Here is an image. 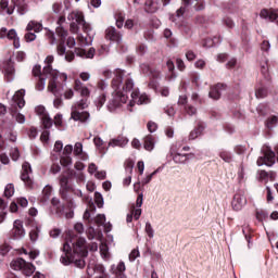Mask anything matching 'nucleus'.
Returning a JSON list of instances; mask_svg holds the SVG:
<instances>
[{
	"label": "nucleus",
	"mask_w": 278,
	"mask_h": 278,
	"mask_svg": "<svg viewBox=\"0 0 278 278\" xmlns=\"http://www.w3.org/2000/svg\"><path fill=\"white\" fill-rule=\"evenodd\" d=\"M186 58L189 62H192L193 60H197V54L192 50H188L186 52Z\"/></svg>",
	"instance_id": "nucleus-57"
},
{
	"label": "nucleus",
	"mask_w": 278,
	"mask_h": 278,
	"mask_svg": "<svg viewBox=\"0 0 278 278\" xmlns=\"http://www.w3.org/2000/svg\"><path fill=\"white\" fill-rule=\"evenodd\" d=\"M203 134V125H199L195 129H193L189 135V140H197L199 136Z\"/></svg>",
	"instance_id": "nucleus-34"
},
{
	"label": "nucleus",
	"mask_w": 278,
	"mask_h": 278,
	"mask_svg": "<svg viewBox=\"0 0 278 278\" xmlns=\"http://www.w3.org/2000/svg\"><path fill=\"white\" fill-rule=\"evenodd\" d=\"M125 168L127 173L132 174L134 173V163L132 161H127L125 164Z\"/></svg>",
	"instance_id": "nucleus-61"
},
{
	"label": "nucleus",
	"mask_w": 278,
	"mask_h": 278,
	"mask_svg": "<svg viewBox=\"0 0 278 278\" xmlns=\"http://www.w3.org/2000/svg\"><path fill=\"white\" fill-rule=\"evenodd\" d=\"M223 90H225V85L223 84H217L211 87L208 92L210 99H213L214 101H218V99H220V96L223 94Z\"/></svg>",
	"instance_id": "nucleus-13"
},
{
	"label": "nucleus",
	"mask_w": 278,
	"mask_h": 278,
	"mask_svg": "<svg viewBox=\"0 0 278 278\" xmlns=\"http://www.w3.org/2000/svg\"><path fill=\"white\" fill-rule=\"evenodd\" d=\"M100 252H101L102 257H108V245L101 243V245H100Z\"/></svg>",
	"instance_id": "nucleus-64"
},
{
	"label": "nucleus",
	"mask_w": 278,
	"mask_h": 278,
	"mask_svg": "<svg viewBox=\"0 0 278 278\" xmlns=\"http://www.w3.org/2000/svg\"><path fill=\"white\" fill-rule=\"evenodd\" d=\"M26 42H34V40H36V34L34 33H27L25 36H24Z\"/></svg>",
	"instance_id": "nucleus-59"
},
{
	"label": "nucleus",
	"mask_w": 278,
	"mask_h": 278,
	"mask_svg": "<svg viewBox=\"0 0 278 278\" xmlns=\"http://www.w3.org/2000/svg\"><path fill=\"white\" fill-rule=\"evenodd\" d=\"M155 147V140L153 139L152 136H147L144 138V149L146 151H153Z\"/></svg>",
	"instance_id": "nucleus-30"
},
{
	"label": "nucleus",
	"mask_w": 278,
	"mask_h": 278,
	"mask_svg": "<svg viewBox=\"0 0 278 278\" xmlns=\"http://www.w3.org/2000/svg\"><path fill=\"white\" fill-rule=\"evenodd\" d=\"M123 71L122 70H116L115 71V77L112 80V86L115 90H118L121 86H123Z\"/></svg>",
	"instance_id": "nucleus-20"
},
{
	"label": "nucleus",
	"mask_w": 278,
	"mask_h": 278,
	"mask_svg": "<svg viewBox=\"0 0 278 278\" xmlns=\"http://www.w3.org/2000/svg\"><path fill=\"white\" fill-rule=\"evenodd\" d=\"M8 40H13V46L15 49L21 48V39L18 38V34L16 33V29L12 28L9 30L7 35Z\"/></svg>",
	"instance_id": "nucleus-19"
},
{
	"label": "nucleus",
	"mask_w": 278,
	"mask_h": 278,
	"mask_svg": "<svg viewBox=\"0 0 278 278\" xmlns=\"http://www.w3.org/2000/svg\"><path fill=\"white\" fill-rule=\"evenodd\" d=\"M38 233H40V230H38V228H34L33 230H30L29 238L31 242H36V240H38Z\"/></svg>",
	"instance_id": "nucleus-50"
},
{
	"label": "nucleus",
	"mask_w": 278,
	"mask_h": 278,
	"mask_svg": "<svg viewBox=\"0 0 278 278\" xmlns=\"http://www.w3.org/2000/svg\"><path fill=\"white\" fill-rule=\"evenodd\" d=\"M260 66H261V73L265 77V79H270V73L268 70V59H266V56H264L260 61Z\"/></svg>",
	"instance_id": "nucleus-21"
},
{
	"label": "nucleus",
	"mask_w": 278,
	"mask_h": 278,
	"mask_svg": "<svg viewBox=\"0 0 278 278\" xmlns=\"http://www.w3.org/2000/svg\"><path fill=\"white\" fill-rule=\"evenodd\" d=\"M0 8L7 14H14V7L13 4L10 5L9 0H0Z\"/></svg>",
	"instance_id": "nucleus-27"
},
{
	"label": "nucleus",
	"mask_w": 278,
	"mask_h": 278,
	"mask_svg": "<svg viewBox=\"0 0 278 278\" xmlns=\"http://www.w3.org/2000/svg\"><path fill=\"white\" fill-rule=\"evenodd\" d=\"M94 273H98L99 275H105V267L101 264L94 265V263H90L87 268V275H94Z\"/></svg>",
	"instance_id": "nucleus-18"
},
{
	"label": "nucleus",
	"mask_w": 278,
	"mask_h": 278,
	"mask_svg": "<svg viewBox=\"0 0 278 278\" xmlns=\"http://www.w3.org/2000/svg\"><path fill=\"white\" fill-rule=\"evenodd\" d=\"M63 252L65 254L61 256L60 262L64 266H70V264H75L77 268H84L86 266V261L81 258L88 255L86 239L79 238L76 243L66 241L63 244Z\"/></svg>",
	"instance_id": "nucleus-1"
},
{
	"label": "nucleus",
	"mask_w": 278,
	"mask_h": 278,
	"mask_svg": "<svg viewBox=\"0 0 278 278\" xmlns=\"http://www.w3.org/2000/svg\"><path fill=\"white\" fill-rule=\"evenodd\" d=\"M74 90L79 92L80 97H90V89L79 79L74 81Z\"/></svg>",
	"instance_id": "nucleus-14"
},
{
	"label": "nucleus",
	"mask_w": 278,
	"mask_h": 278,
	"mask_svg": "<svg viewBox=\"0 0 278 278\" xmlns=\"http://www.w3.org/2000/svg\"><path fill=\"white\" fill-rule=\"evenodd\" d=\"M124 103H127V94L117 91L111 100L109 108L110 110H116V108H121Z\"/></svg>",
	"instance_id": "nucleus-9"
},
{
	"label": "nucleus",
	"mask_w": 278,
	"mask_h": 278,
	"mask_svg": "<svg viewBox=\"0 0 278 278\" xmlns=\"http://www.w3.org/2000/svg\"><path fill=\"white\" fill-rule=\"evenodd\" d=\"M255 97L256 99H266V97H268V89L264 87V85L256 86Z\"/></svg>",
	"instance_id": "nucleus-25"
},
{
	"label": "nucleus",
	"mask_w": 278,
	"mask_h": 278,
	"mask_svg": "<svg viewBox=\"0 0 278 278\" xmlns=\"http://www.w3.org/2000/svg\"><path fill=\"white\" fill-rule=\"evenodd\" d=\"M45 86H47V76L41 75L36 85V90L42 91V90H45Z\"/></svg>",
	"instance_id": "nucleus-38"
},
{
	"label": "nucleus",
	"mask_w": 278,
	"mask_h": 278,
	"mask_svg": "<svg viewBox=\"0 0 278 278\" xmlns=\"http://www.w3.org/2000/svg\"><path fill=\"white\" fill-rule=\"evenodd\" d=\"M12 5L17 8L18 14H25L27 12V3L25 0H12Z\"/></svg>",
	"instance_id": "nucleus-24"
},
{
	"label": "nucleus",
	"mask_w": 278,
	"mask_h": 278,
	"mask_svg": "<svg viewBox=\"0 0 278 278\" xmlns=\"http://www.w3.org/2000/svg\"><path fill=\"white\" fill-rule=\"evenodd\" d=\"M61 216H65V218H73L75 216V213L73 212V203L68 204V211H66V207L62 206L61 212H59Z\"/></svg>",
	"instance_id": "nucleus-29"
},
{
	"label": "nucleus",
	"mask_w": 278,
	"mask_h": 278,
	"mask_svg": "<svg viewBox=\"0 0 278 278\" xmlns=\"http://www.w3.org/2000/svg\"><path fill=\"white\" fill-rule=\"evenodd\" d=\"M77 55H85L86 58H94V48H90L88 52L86 50H78Z\"/></svg>",
	"instance_id": "nucleus-43"
},
{
	"label": "nucleus",
	"mask_w": 278,
	"mask_h": 278,
	"mask_svg": "<svg viewBox=\"0 0 278 278\" xmlns=\"http://www.w3.org/2000/svg\"><path fill=\"white\" fill-rule=\"evenodd\" d=\"M54 60L55 58L53 55H48L45 60L46 66L43 67V73H49V75H52L53 77L58 75V71L51 67V64H53Z\"/></svg>",
	"instance_id": "nucleus-16"
},
{
	"label": "nucleus",
	"mask_w": 278,
	"mask_h": 278,
	"mask_svg": "<svg viewBox=\"0 0 278 278\" xmlns=\"http://www.w3.org/2000/svg\"><path fill=\"white\" fill-rule=\"evenodd\" d=\"M126 270L125 263L119 262L116 266V269L114 270V274L117 278H125V274H123Z\"/></svg>",
	"instance_id": "nucleus-31"
},
{
	"label": "nucleus",
	"mask_w": 278,
	"mask_h": 278,
	"mask_svg": "<svg viewBox=\"0 0 278 278\" xmlns=\"http://www.w3.org/2000/svg\"><path fill=\"white\" fill-rule=\"evenodd\" d=\"M52 192H53V189L51 188V186H46L42 190V194H43L42 201H49Z\"/></svg>",
	"instance_id": "nucleus-42"
},
{
	"label": "nucleus",
	"mask_w": 278,
	"mask_h": 278,
	"mask_svg": "<svg viewBox=\"0 0 278 278\" xmlns=\"http://www.w3.org/2000/svg\"><path fill=\"white\" fill-rule=\"evenodd\" d=\"M13 101L21 109L25 108V89H20L13 96Z\"/></svg>",
	"instance_id": "nucleus-17"
},
{
	"label": "nucleus",
	"mask_w": 278,
	"mask_h": 278,
	"mask_svg": "<svg viewBox=\"0 0 278 278\" xmlns=\"http://www.w3.org/2000/svg\"><path fill=\"white\" fill-rule=\"evenodd\" d=\"M4 197L7 199H10L11 197H14V185L13 184H9V185L5 186Z\"/></svg>",
	"instance_id": "nucleus-40"
},
{
	"label": "nucleus",
	"mask_w": 278,
	"mask_h": 278,
	"mask_svg": "<svg viewBox=\"0 0 278 278\" xmlns=\"http://www.w3.org/2000/svg\"><path fill=\"white\" fill-rule=\"evenodd\" d=\"M105 38L106 40H112V42H121V40H123L121 33L116 31L114 27H109L105 30Z\"/></svg>",
	"instance_id": "nucleus-15"
},
{
	"label": "nucleus",
	"mask_w": 278,
	"mask_h": 278,
	"mask_svg": "<svg viewBox=\"0 0 278 278\" xmlns=\"http://www.w3.org/2000/svg\"><path fill=\"white\" fill-rule=\"evenodd\" d=\"M79 78L81 79V81H89L90 80V73L81 72L79 74Z\"/></svg>",
	"instance_id": "nucleus-62"
},
{
	"label": "nucleus",
	"mask_w": 278,
	"mask_h": 278,
	"mask_svg": "<svg viewBox=\"0 0 278 278\" xmlns=\"http://www.w3.org/2000/svg\"><path fill=\"white\" fill-rule=\"evenodd\" d=\"M11 249L12 248L8 243L0 245V255H8V253H10Z\"/></svg>",
	"instance_id": "nucleus-51"
},
{
	"label": "nucleus",
	"mask_w": 278,
	"mask_h": 278,
	"mask_svg": "<svg viewBox=\"0 0 278 278\" xmlns=\"http://www.w3.org/2000/svg\"><path fill=\"white\" fill-rule=\"evenodd\" d=\"M73 153V146L67 144L64 147L62 155L60 157V164L61 166H71L73 164V159L71 157V154Z\"/></svg>",
	"instance_id": "nucleus-10"
},
{
	"label": "nucleus",
	"mask_w": 278,
	"mask_h": 278,
	"mask_svg": "<svg viewBox=\"0 0 278 278\" xmlns=\"http://www.w3.org/2000/svg\"><path fill=\"white\" fill-rule=\"evenodd\" d=\"M146 233L148 238H153L154 230H153V226H151V223H146Z\"/></svg>",
	"instance_id": "nucleus-49"
},
{
	"label": "nucleus",
	"mask_w": 278,
	"mask_h": 278,
	"mask_svg": "<svg viewBox=\"0 0 278 278\" xmlns=\"http://www.w3.org/2000/svg\"><path fill=\"white\" fill-rule=\"evenodd\" d=\"M277 123H278V116L271 115L270 117L267 118L265 125L267 129H275V127H277Z\"/></svg>",
	"instance_id": "nucleus-32"
},
{
	"label": "nucleus",
	"mask_w": 278,
	"mask_h": 278,
	"mask_svg": "<svg viewBox=\"0 0 278 278\" xmlns=\"http://www.w3.org/2000/svg\"><path fill=\"white\" fill-rule=\"evenodd\" d=\"M130 214H132L135 220H138L140 216H142V208H136V206L132 205Z\"/></svg>",
	"instance_id": "nucleus-46"
},
{
	"label": "nucleus",
	"mask_w": 278,
	"mask_h": 278,
	"mask_svg": "<svg viewBox=\"0 0 278 278\" xmlns=\"http://www.w3.org/2000/svg\"><path fill=\"white\" fill-rule=\"evenodd\" d=\"M242 207H243L242 197L240 194H236L232 200V208L235 210V212H240Z\"/></svg>",
	"instance_id": "nucleus-28"
},
{
	"label": "nucleus",
	"mask_w": 278,
	"mask_h": 278,
	"mask_svg": "<svg viewBox=\"0 0 278 278\" xmlns=\"http://www.w3.org/2000/svg\"><path fill=\"white\" fill-rule=\"evenodd\" d=\"M160 5L155 0H146L144 2V10L146 12L153 14L156 10H159Z\"/></svg>",
	"instance_id": "nucleus-23"
},
{
	"label": "nucleus",
	"mask_w": 278,
	"mask_h": 278,
	"mask_svg": "<svg viewBox=\"0 0 278 278\" xmlns=\"http://www.w3.org/2000/svg\"><path fill=\"white\" fill-rule=\"evenodd\" d=\"M190 157V154H181V153H176L174 155V162L176 164H184L186 161Z\"/></svg>",
	"instance_id": "nucleus-35"
},
{
	"label": "nucleus",
	"mask_w": 278,
	"mask_h": 278,
	"mask_svg": "<svg viewBox=\"0 0 278 278\" xmlns=\"http://www.w3.org/2000/svg\"><path fill=\"white\" fill-rule=\"evenodd\" d=\"M56 34L61 38H66L68 36V31H66V29H64L62 26L56 27Z\"/></svg>",
	"instance_id": "nucleus-52"
},
{
	"label": "nucleus",
	"mask_w": 278,
	"mask_h": 278,
	"mask_svg": "<svg viewBox=\"0 0 278 278\" xmlns=\"http://www.w3.org/2000/svg\"><path fill=\"white\" fill-rule=\"evenodd\" d=\"M275 151L267 149L263 152V155L257 159L256 164L257 166L273 167L275 166Z\"/></svg>",
	"instance_id": "nucleus-5"
},
{
	"label": "nucleus",
	"mask_w": 278,
	"mask_h": 278,
	"mask_svg": "<svg viewBox=\"0 0 278 278\" xmlns=\"http://www.w3.org/2000/svg\"><path fill=\"white\" fill-rule=\"evenodd\" d=\"M41 71H42V67H41L40 65H35V66L33 67V75H34L35 77H40V76H42V75H43V77H49V73L42 72V74H41Z\"/></svg>",
	"instance_id": "nucleus-39"
},
{
	"label": "nucleus",
	"mask_w": 278,
	"mask_h": 278,
	"mask_svg": "<svg viewBox=\"0 0 278 278\" xmlns=\"http://www.w3.org/2000/svg\"><path fill=\"white\" fill-rule=\"evenodd\" d=\"M35 112L38 116H40V118H45V116H48L49 114H47V109H45L43 105H38L35 109Z\"/></svg>",
	"instance_id": "nucleus-44"
},
{
	"label": "nucleus",
	"mask_w": 278,
	"mask_h": 278,
	"mask_svg": "<svg viewBox=\"0 0 278 278\" xmlns=\"http://www.w3.org/2000/svg\"><path fill=\"white\" fill-rule=\"evenodd\" d=\"M21 179L28 188H31V186H34V180H31V165L27 162H24L22 165Z\"/></svg>",
	"instance_id": "nucleus-7"
},
{
	"label": "nucleus",
	"mask_w": 278,
	"mask_h": 278,
	"mask_svg": "<svg viewBox=\"0 0 278 278\" xmlns=\"http://www.w3.org/2000/svg\"><path fill=\"white\" fill-rule=\"evenodd\" d=\"M48 77H51L49 85H48V90H49V92H55V89L58 88V85H55V79H58V74L55 76L48 75Z\"/></svg>",
	"instance_id": "nucleus-37"
},
{
	"label": "nucleus",
	"mask_w": 278,
	"mask_h": 278,
	"mask_svg": "<svg viewBox=\"0 0 278 278\" xmlns=\"http://www.w3.org/2000/svg\"><path fill=\"white\" fill-rule=\"evenodd\" d=\"M261 18H265V21H270V23H277L278 25V10L275 9H263L260 13Z\"/></svg>",
	"instance_id": "nucleus-12"
},
{
	"label": "nucleus",
	"mask_w": 278,
	"mask_h": 278,
	"mask_svg": "<svg viewBox=\"0 0 278 278\" xmlns=\"http://www.w3.org/2000/svg\"><path fill=\"white\" fill-rule=\"evenodd\" d=\"M93 143L97 147V149H99L100 153H106L108 150L103 151V139H101L100 137H96L93 138Z\"/></svg>",
	"instance_id": "nucleus-41"
},
{
	"label": "nucleus",
	"mask_w": 278,
	"mask_h": 278,
	"mask_svg": "<svg viewBox=\"0 0 278 278\" xmlns=\"http://www.w3.org/2000/svg\"><path fill=\"white\" fill-rule=\"evenodd\" d=\"M94 201L98 207H103V195L101 193H96Z\"/></svg>",
	"instance_id": "nucleus-54"
},
{
	"label": "nucleus",
	"mask_w": 278,
	"mask_h": 278,
	"mask_svg": "<svg viewBox=\"0 0 278 278\" xmlns=\"http://www.w3.org/2000/svg\"><path fill=\"white\" fill-rule=\"evenodd\" d=\"M11 157L14 162H16V160H18V157H21V153L18 152V148H13L11 149Z\"/></svg>",
	"instance_id": "nucleus-53"
},
{
	"label": "nucleus",
	"mask_w": 278,
	"mask_h": 278,
	"mask_svg": "<svg viewBox=\"0 0 278 278\" xmlns=\"http://www.w3.org/2000/svg\"><path fill=\"white\" fill-rule=\"evenodd\" d=\"M54 125L55 127H62V115L56 114L54 116Z\"/></svg>",
	"instance_id": "nucleus-63"
},
{
	"label": "nucleus",
	"mask_w": 278,
	"mask_h": 278,
	"mask_svg": "<svg viewBox=\"0 0 278 278\" xmlns=\"http://www.w3.org/2000/svg\"><path fill=\"white\" fill-rule=\"evenodd\" d=\"M67 21H73L70 25V31L72 34H79V25L83 27V31H88L90 29V25L86 23L84 20V13L79 11H74L67 15Z\"/></svg>",
	"instance_id": "nucleus-2"
},
{
	"label": "nucleus",
	"mask_w": 278,
	"mask_h": 278,
	"mask_svg": "<svg viewBox=\"0 0 278 278\" xmlns=\"http://www.w3.org/2000/svg\"><path fill=\"white\" fill-rule=\"evenodd\" d=\"M26 31H35L36 34H38L42 31V24L36 21H30L26 26Z\"/></svg>",
	"instance_id": "nucleus-26"
},
{
	"label": "nucleus",
	"mask_w": 278,
	"mask_h": 278,
	"mask_svg": "<svg viewBox=\"0 0 278 278\" xmlns=\"http://www.w3.org/2000/svg\"><path fill=\"white\" fill-rule=\"evenodd\" d=\"M141 71L144 75H152V77H160V72H153V70H151V66H149L148 64H142Z\"/></svg>",
	"instance_id": "nucleus-33"
},
{
	"label": "nucleus",
	"mask_w": 278,
	"mask_h": 278,
	"mask_svg": "<svg viewBox=\"0 0 278 278\" xmlns=\"http://www.w3.org/2000/svg\"><path fill=\"white\" fill-rule=\"evenodd\" d=\"M182 3H184L185 7H180L177 10V16H184V13L186 12V7L190 5V0H182Z\"/></svg>",
	"instance_id": "nucleus-48"
},
{
	"label": "nucleus",
	"mask_w": 278,
	"mask_h": 278,
	"mask_svg": "<svg viewBox=\"0 0 278 278\" xmlns=\"http://www.w3.org/2000/svg\"><path fill=\"white\" fill-rule=\"evenodd\" d=\"M45 129H51L53 122L49 118V115L41 117Z\"/></svg>",
	"instance_id": "nucleus-45"
},
{
	"label": "nucleus",
	"mask_w": 278,
	"mask_h": 278,
	"mask_svg": "<svg viewBox=\"0 0 278 278\" xmlns=\"http://www.w3.org/2000/svg\"><path fill=\"white\" fill-rule=\"evenodd\" d=\"M21 253H24V255H28L29 260H36V257L40 255V252H38V250H30L29 252H27L25 248H22Z\"/></svg>",
	"instance_id": "nucleus-36"
},
{
	"label": "nucleus",
	"mask_w": 278,
	"mask_h": 278,
	"mask_svg": "<svg viewBox=\"0 0 278 278\" xmlns=\"http://www.w3.org/2000/svg\"><path fill=\"white\" fill-rule=\"evenodd\" d=\"M137 257H140V251L138 250H132L129 254V261L130 262H136Z\"/></svg>",
	"instance_id": "nucleus-55"
},
{
	"label": "nucleus",
	"mask_w": 278,
	"mask_h": 278,
	"mask_svg": "<svg viewBox=\"0 0 278 278\" xmlns=\"http://www.w3.org/2000/svg\"><path fill=\"white\" fill-rule=\"evenodd\" d=\"M81 153H84V144L76 142L74 146V155H81Z\"/></svg>",
	"instance_id": "nucleus-47"
},
{
	"label": "nucleus",
	"mask_w": 278,
	"mask_h": 278,
	"mask_svg": "<svg viewBox=\"0 0 278 278\" xmlns=\"http://www.w3.org/2000/svg\"><path fill=\"white\" fill-rule=\"evenodd\" d=\"M129 142V140L125 137H118L116 139H111L109 142V147H127V143Z\"/></svg>",
	"instance_id": "nucleus-22"
},
{
	"label": "nucleus",
	"mask_w": 278,
	"mask_h": 278,
	"mask_svg": "<svg viewBox=\"0 0 278 278\" xmlns=\"http://www.w3.org/2000/svg\"><path fill=\"white\" fill-rule=\"evenodd\" d=\"M11 268L13 270H21L26 277H31L36 273L34 264L26 262L23 258H16L11 262Z\"/></svg>",
	"instance_id": "nucleus-4"
},
{
	"label": "nucleus",
	"mask_w": 278,
	"mask_h": 278,
	"mask_svg": "<svg viewBox=\"0 0 278 278\" xmlns=\"http://www.w3.org/2000/svg\"><path fill=\"white\" fill-rule=\"evenodd\" d=\"M256 177L258 181H262L263 184H268L269 181H275V179H277V172H266L264 169H260L256 173Z\"/></svg>",
	"instance_id": "nucleus-8"
},
{
	"label": "nucleus",
	"mask_w": 278,
	"mask_h": 278,
	"mask_svg": "<svg viewBox=\"0 0 278 278\" xmlns=\"http://www.w3.org/2000/svg\"><path fill=\"white\" fill-rule=\"evenodd\" d=\"M51 203L54 207H56V214H59V212H62V208L60 207V200L58 198H53Z\"/></svg>",
	"instance_id": "nucleus-60"
},
{
	"label": "nucleus",
	"mask_w": 278,
	"mask_h": 278,
	"mask_svg": "<svg viewBox=\"0 0 278 278\" xmlns=\"http://www.w3.org/2000/svg\"><path fill=\"white\" fill-rule=\"evenodd\" d=\"M124 90H132L134 89V80L126 79L125 85L123 87Z\"/></svg>",
	"instance_id": "nucleus-56"
},
{
	"label": "nucleus",
	"mask_w": 278,
	"mask_h": 278,
	"mask_svg": "<svg viewBox=\"0 0 278 278\" xmlns=\"http://www.w3.org/2000/svg\"><path fill=\"white\" fill-rule=\"evenodd\" d=\"M88 108V102L86 100H80L72 106V118L73 121H79L80 123H86L90 118V113L79 112V110H86Z\"/></svg>",
	"instance_id": "nucleus-3"
},
{
	"label": "nucleus",
	"mask_w": 278,
	"mask_h": 278,
	"mask_svg": "<svg viewBox=\"0 0 278 278\" xmlns=\"http://www.w3.org/2000/svg\"><path fill=\"white\" fill-rule=\"evenodd\" d=\"M11 233L14 240H21V238H25V228H23V222L16 219L13 224V229Z\"/></svg>",
	"instance_id": "nucleus-11"
},
{
	"label": "nucleus",
	"mask_w": 278,
	"mask_h": 278,
	"mask_svg": "<svg viewBox=\"0 0 278 278\" xmlns=\"http://www.w3.org/2000/svg\"><path fill=\"white\" fill-rule=\"evenodd\" d=\"M131 101L129 102V106L134 108L136 103L138 105H144L147 103H151V99L147 96V93H140V91L135 90L131 92Z\"/></svg>",
	"instance_id": "nucleus-6"
},
{
	"label": "nucleus",
	"mask_w": 278,
	"mask_h": 278,
	"mask_svg": "<svg viewBox=\"0 0 278 278\" xmlns=\"http://www.w3.org/2000/svg\"><path fill=\"white\" fill-rule=\"evenodd\" d=\"M17 205H20V207H27V205H29V201H27L25 198H18Z\"/></svg>",
	"instance_id": "nucleus-58"
}]
</instances>
